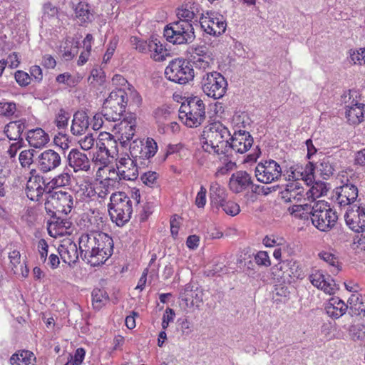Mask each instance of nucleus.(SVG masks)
<instances>
[{"mask_svg":"<svg viewBox=\"0 0 365 365\" xmlns=\"http://www.w3.org/2000/svg\"><path fill=\"white\" fill-rule=\"evenodd\" d=\"M253 143V139L249 132H234L231 138V142H228L225 157H232V151L239 153H245L250 150Z\"/></svg>","mask_w":365,"mask_h":365,"instance_id":"obj_17","label":"nucleus"},{"mask_svg":"<svg viewBox=\"0 0 365 365\" xmlns=\"http://www.w3.org/2000/svg\"><path fill=\"white\" fill-rule=\"evenodd\" d=\"M58 252L63 262L71 265L78 259L76 244L71 240H64L58 247Z\"/></svg>","mask_w":365,"mask_h":365,"instance_id":"obj_25","label":"nucleus"},{"mask_svg":"<svg viewBox=\"0 0 365 365\" xmlns=\"http://www.w3.org/2000/svg\"><path fill=\"white\" fill-rule=\"evenodd\" d=\"M199 22L203 31L213 36L222 34L227 27L224 16L214 11H207L205 14H202Z\"/></svg>","mask_w":365,"mask_h":365,"instance_id":"obj_12","label":"nucleus"},{"mask_svg":"<svg viewBox=\"0 0 365 365\" xmlns=\"http://www.w3.org/2000/svg\"><path fill=\"white\" fill-rule=\"evenodd\" d=\"M70 180L71 178L68 173L60 174L51 181V187H52L53 188L64 187L69 184Z\"/></svg>","mask_w":365,"mask_h":365,"instance_id":"obj_55","label":"nucleus"},{"mask_svg":"<svg viewBox=\"0 0 365 365\" xmlns=\"http://www.w3.org/2000/svg\"><path fill=\"white\" fill-rule=\"evenodd\" d=\"M117 165L118 182L120 180H134L138 176V168L136 161H119Z\"/></svg>","mask_w":365,"mask_h":365,"instance_id":"obj_26","label":"nucleus"},{"mask_svg":"<svg viewBox=\"0 0 365 365\" xmlns=\"http://www.w3.org/2000/svg\"><path fill=\"white\" fill-rule=\"evenodd\" d=\"M128 104V95L124 89L117 88L110 92L103 106L106 122H115L120 119Z\"/></svg>","mask_w":365,"mask_h":365,"instance_id":"obj_5","label":"nucleus"},{"mask_svg":"<svg viewBox=\"0 0 365 365\" xmlns=\"http://www.w3.org/2000/svg\"><path fill=\"white\" fill-rule=\"evenodd\" d=\"M252 185V180L246 171H237L230 178L229 188L234 193H240L246 190Z\"/></svg>","mask_w":365,"mask_h":365,"instance_id":"obj_24","label":"nucleus"},{"mask_svg":"<svg viewBox=\"0 0 365 365\" xmlns=\"http://www.w3.org/2000/svg\"><path fill=\"white\" fill-rule=\"evenodd\" d=\"M136 119L133 117L124 118L112 126L113 135L120 142V148L125 149V143L130 141L135 135Z\"/></svg>","mask_w":365,"mask_h":365,"instance_id":"obj_16","label":"nucleus"},{"mask_svg":"<svg viewBox=\"0 0 365 365\" xmlns=\"http://www.w3.org/2000/svg\"><path fill=\"white\" fill-rule=\"evenodd\" d=\"M92 304L94 309H101L108 301V295L103 289L95 288L92 292Z\"/></svg>","mask_w":365,"mask_h":365,"instance_id":"obj_44","label":"nucleus"},{"mask_svg":"<svg viewBox=\"0 0 365 365\" xmlns=\"http://www.w3.org/2000/svg\"><path fill=\"white\" fill-rule=\"evenodd\" d=\"M262 242L265 247H273L284 245L285 240L282 237L270 235L265 236Z\"/></svg>","mask_w":365,"mask_h":365,"instance_id":"obj_54","label":"nucleus"},{"mask_svg":"<svg viewBox=\"0 0 365 365\" xmlns=\"http://www.w3.org/2000/svg\"><path fill=\"white\" fill-rule=\"evenodd\" d=\"M255 262L260 266L269 267L271 261L269 255L265 251H259L255 256Z\"/></svg>","mask_w":365,"mask_h":365,"instance_id":"obj_60","label":"nucleus"},{"mask_svg":"<svg viewBox=\"0 0 365 365\" xmlns=\"http://www.w3.org/2000/svg\"><path fill=\"white\" fill-rule=\"evenodd\" d=\"M165 76L170 81L184 85L194 78V69L188 61L177 58L166 66Z\"/></svg>","mask_w":365,"mask_h":365,"instance_id":"obj_8","label":"nucleus"},{"mask_svg":"<svg viewBox=\"0 0 365 365\" xmlns=\"http://www.w3.org/2000/svg\"><path fill=\"white\" fill-rule=\"evenodd\" d=\"M319 257L330 266V272L333 274H336L340 271L338 258L334 255L328 252H321L319 253Z\"/></svg>","mask_w":365,"mask_h":365,"instance_id":"obj_45","label":"nucleus"},{"mask_svg":"<svg viewBox=\"0 0 365 365\" xmlns=\"http://www.w3.org/2000/svg\"><path fill=\"white\" fill-rule=\"evenodd\" d=\"M220 207H221L227 215L230 216H235L240 212V205L231 200H226Z\"/></svg>","mask_w":365,"mask_h":365,"instance_id":"obj_53","label":"nucleus"},{"mask_svg":"<svg viewBox=\"0 0 365 365\" xmlns=\"http://www.w3.org/2000/svg\"><path fill=\"white\" fill-rule=\"evenodd\" d=\"M357 97V92L356 91L349 90L341 96L342 101L345 103H348L351 98L352 101L350 105L347 106L346 110V118L347 121L352 125L359 124L364 120V109L365 105L364 103H359L354 97Z\"/></svg>","mask_w":365,"mask_h":365,"instance_id":"obj_13","label":"nucleus"},{"mask_svg":"<svg viewBox=\"0 0 365 365\" xmlns=\"http://www.w3.org/2000/svg\"><path fill=\"white\" fill-rule=\"evenodd\" d=\"M337 215L328 203L323 200L298 204V230L313 225L322 232L330 230L337 220Z\"/></svg>","mask_w":365,"mask_h":365,"instance_id":"obj_1","label":"nucleus"},{"mask_svg":"<svg viewBox=\"0 0 365 365\" xmlns=\"http://www.w3.org/2000/svg\"><path fill=\"white\" fill-rule=\"evenodd\" d=\"M25 128L26 120L19 119L18 120L11 121L4 128V133L9 140H20V141L22 142L23 140L21 138V135Z\"/></svg>","mask_w":365,"mask_h":365,"instance_id":"obj_34","label":"nucleus"},{"mask_svg":"<svg viewBox=\"0 0 365 365\" xmlns=\"http://www.w3.org/2000/svg\"><path fill=\"white\" fill-rule=\"evenodd\" d=\"M95 163V169L97 168L96 176L101 180L108 181L112 184L118 182V169L117 165L106 163V161H92Z\"/></svg>","mask_w":365,"mask_h":365,"instance_id":"obj_21","label":"nucleus"},{"mask_svg":"<svg viewBox=\"0 0 365 365\" xmlns=\"http://www.w3.org/2000/svg\"><path fill=\"white\" fill-rule=\"evenodd\" d=\"M143 143L142 141L134 140L130 144L129 148L130 155L127 154L129 156L127 160H143Z\"/></svg>","mask_w":365,"mask_h":365,"instance_id":"obj_48","label":"nucleus"},{"mask_svg":"<svg viewBox=\"0 0 365 365\" xmlns=\"http://www.w3.org/2000/svg\"><path fill=\"white\" fill-rule=\"evenodd\" d=\"M73 191L79 200H88L95 197L94 182L86 179H80L73 186Z\"/></svg>","mask_w":365,"mask_h":365,"instance_id":"obj_27","label":"nucleus"},{"mask_svg":"<svg viewBox=\"0 0 365 365\" xmlns=\"http://www.w3.org/2000/svg\"><path fill=\"white\" fill-rule=\"evenodd\" d=\"M232 124L233 125L234 132L240 130V132L246 131L245 128L248 124V118L246 114H237L232 118Z\"/></svg>","mask_w":365,"mask_h":365,"instance_id":"obj_51","label":"nucleus"},{"mask_svg":"<svg viewBox=\"0 0 365 365\" xmlns=\"http://www.w3.org/2000/svg\"><path fill=\"white\" fill-rule=\"evenodd\" d=\"M227 194L225 189L217 182L212 183L210 188V197L213 207L219 209L227 200Z\"/></svg>","mask_w":365,"mask_h":365,"instance_id":"obj_35","label":"nucleus"},{"mask_svg":"<svg viewBox=\"0 0 365 365\" xmlns=\"http://www.w3.org/2000/svg\"><path fill=\"white\" fill-rule=\"evenodd\" d=\"M158 175L155 172L149 171L145 173L142 177L141 180L144 184L148 185L150 187H153L155 183L158 179Z\"/></svg>","mask_w":365,"mask_h":365,"instance_id":"obj_63","label":"nucleus"},{"mask_svg":"<svg viewBox=\"0 0 365 365\" xmlns=\"http://www.w3.org/2000/svg\"><path fill=\"white\" fill-rule=\"evenodd\" d=\"M282 200L286 203L292 202L297 198V182H289L284 190L281 192Z\"/></svg>","mask_w":365,"mask_h":365,"instance_id":"obj_47","label":"nucleus"},{"mask_svg":"<svg viewBox=\"0 0 365 365\" xmlns=\"http://www.w3.org/2000/svg\"><path fill=\"white\" fill-rule=\"evenodd\" d=\"M358 217L359 215H356V212L354 211V207L349 209L344 215L346 224L351 230L356 232H360L363 230L361 222L358 220Z\"/></svg>","mask_w":365,"mask_h":365,"instance_id":"obj_43","label":"nucleus"},{"mask_svg":"<svg viewBox=\"0 0 365 365\" xmlns=\"http://www.w3.org/2000/svg\"><path fill=\"white\" fill-rule=\"evenodd\" d=\"M317 169L320 175L324 179H327L332 175L334 171V168L333 165L330 164L329 161H322L317 167Z\"/></svg>","mask_w":365,"mask_h":365,"instance_id":"obj_56","label":"nucleus"},{"mask_svg":"<svg viewBox=\"0 0 365 365\" xmlns=\"http://www.w3.org/2000/svg\"><path fill=\"white\" fill-rule=\"evenodd\" d=\"M191 61L196 69L205 71L211 68L214 58L208 47L198 45L192 48Z\"/></svg>","mask_w":365,"mask_h":365,"instance_id":"obj_18","label":"nucleus"},{"mask_svg":"<svg viewBox=\"0 0 365 365\" xmlns=\"http://www.w3.org/2000/svg\"><path fill=\"white\" fill-rule=\"evenodd\" d=\"M358 176L352 170L342 171L339 175L341 185L336 188V201L340 207L354 203L358 197V188L355 185Z\"/></svg>","mask_w":365,"mask_h":365,"instance_id":"obj_6","label":"nucleus"},{"mask_svg":"<svg viewBox=\"0 0 365 365\" xmlns=\"http://www.w3.org/2000/svg\"><path fill=\"white\" fill-rule=\"evenodd\" d=\"M179 118L189 128H197L206 118L205 104L199 96L187 98L179 109Z\"/></svg>","mask_w":365,"mask_h":365,"instance_id":"obj_3","label":"nucleus"},{"mask_svg":"<svg viewBox=\"0 0 365 365\" xmlns=\"http://www.w3.org/2000/svg\"><path fill=\"white\" fill-rule=\"evenodd\" d=\"M115 184L108 182V181L100 180L94 182L95 197L104 198L114 188Z\"/></svg>","mask_w":365,"mask_h":365,"instance_id":"obj_46","label":"nucleus"},{"mask_svg":"<svg viewBox=\"0 0 365 365\" xmlns=\"http://www.w3.org/2000/svg\"><path fill=\"white\" fill-rule=\"evenodd\" d=\"M282 169L277 161H262L255 168V176L258 181L270 183L281 176Z\"/></svg>","mask_w":365,"mask_h":365,"instance_id":"obj_15","label":"nucleus"},{"mask_svg":"<svg viewBox=\"0 0 365 365\" xmlns=\"http://www.w3.org/2000/svg\"><path fill=\"white\" fill-rule=\"evenodd\" d=\"M227 82L225 78L219 72L206 73L201 80V88L203 93L213 99H220L226 93Z\"/></svg>","mask_w":365,"mask_h":365,"instance_id":"obj_9","label":"nucleus"},{"mask_svg":"<svg viewBox=\"0 0 365 365\" xmlns=\"http://www.w3.org/2000/svg\"><path fill=\"white\" fill-rule=\"evenodd\" d=\"M69 118V113L66 112L64 110L61 109L58 113L55 120L56 126L59 129L66 128L68 125Z\"/></svg>","mask_w":365,"mask_h":365,"instance_id":"obj_59","label":"nucleus"},{"mask_svg":"<svg viewBox=\"0 0 365 365\" xmlns=\"http://www.w3.org/2000/svg\"><path fill=\"white\" fill-rule=\"evenodd\" d=\"M16 110V104L11 102H0V115L11 116Z\"/></svg>","mask_w":365,"mask_h":365,"instance_id":"obj_58","label":"nucleus"},{"mask_svg":"<svg viewBox=\"0 0 365 365\" xmlns=\"http://www.w3.org/2000/svg\"><path fill=\"white\" fill-rule=\"evenodd\" d=\"M11 365H36V357L29 350H19L11 355L9 359Z\"/></svg>","mask_w":365,"mask_h":365,"instance_id":"obj_31","label":"nucleus"},{"mask_svg":"<svg viewBox=\"0 0 365 365\" xmlns=\"http://www.w3.org/2000/svg\"><path fill=\"white\" fill-rule=\"evenodd\" d=\"M148 47L150 52V57L155 61H163L168 55L166 48L156 38L150 40L148 43Z\"/></svg>","mask_w":365,"mask_h":365,"instance_id":"obj_38","label":"nucleus"},{"mask_svg":"<svg viewBox=\"0 0 365 365\" xmlns=\"http://www.w3.org/2000/svg\"><path fill=\"white\" fill-rule=\"evenodd\" d=\"M98 232L82 233L78 238L79 250L83 259L92 267H96V242Z\"/></svg>","mask_w":365,"mask_h":365,"instance_id":"obj_14","label":"nucleus"},{"mask_svg":"<svg viewBox=\"0 0 365 365\" xmlns=\"http://www.w3.org/2000/svg\"><path fill=\"white\" fill-rule=\"evenodd\" d=\"M200 15L199 4L194 2H188L182 5L177 10V16L178 22L185 24H191L197 21Z\"/></svg>","mask_w":365,"mask_h":365,"instance_id":"obj_20","label":"nucleus"},{"mask_svg":"<svg viewBox=\"0 0 365 365\" xmlns=\"http://www.w3.org/2000/svg\"><path fill=\"white\" fill-rule=\"evenodd\" d=\"M143 160H149L153 158L158 151V145L154 139L148 138L145 143H143Z\"/></svg>","mask_w":365,"mask_h":365,"instance_id":"obj_50","label":"nucleus"},{"mask_svg":"<svg viewBox=\"0 0 365 365\" xmlns=\"http://www.w3.org/2000/svg\"><path fill=\"white\" fill-rule=\"evenodd\" d=\"M16 83L21 87H26L31 83V76L24 71L18 70L14 73Z\"/></svg>","mask_w":365,"mask_h":365,"instance_id":"obj_57","label":"nucleus"},{"mask_svg":"<svg viewBox=\"0 0 365 365\" xmlns=\"http://www.w3.org/2000/svg\"><path fill=\"white\" fill-rule=\"evenodd\" d=\"M364 53H365V48H361L360 51H353V53L350 54L351 60L355 64H365V55H364Z\"/></svg>","mask_w":365,"mask_h":365,"instance_id":"obj_64","label":"nucleus"},{"mask_svg":"<svg viewBox=\"0 0 365 365\" xmlns=\"http://www.w3.org/2000/svg\"><path fill=\"white\" fill-rule=\"evenodd\" d=\"M348 308L339 298H331L325 307L327 314L332 318L339 319L346 313Z\"/></svg>","mask_w":365,"mask_h":365,"instance_id":"obj_37","label":"nucleus"},{"mask_svg":"<svg viewBox=\"0 0 365 365\" xmlns=\"http://www.w3.org/2000/svg\"><path fill=\"white\" fill-rule=\"evenodd\" d=\"M164 36L173 44L188 43L195 38L194 28L191 24L175 21L165 26Z\"/></svg>","mask_w":365,"mask_h":365,"instance_id":"obj_11","label":"nucleus"},{"mask_svg":"<svg viewBox=\"0 0 365 365\" xmlns=\"http://www.w3.org/2000/svg\"><path fill=\"white\" fill-rule=\"evenodd\" d=\"M31 80L33 78L35 82L41 83L43 80V71L41 68L38 65H34L29 68Z\"/></svg>","mask_w":365,"mask_h":365,"instance_id":"obj_62","label":"nucleus"},{"mask_svg":"<svg viewBox=\"0 0 365 365\" xmlns=\"http://www.w3.org/2000/svg\"><path fill=\"white\" fill-rule=\"evenodd\" d=\"M108 212L110 218L118 226H123L131 218L133 202L124 192L113 193L110 196Z\"/></svg>","mask_w":365,"mask_h":365,"instance_id":"obj_4","label":"nucleus"},{"mask_svg":"<svg viewBox=\"0 0 365 365\" xmlns=\"http://www.w3.org/2000/svg\"><path fill=\"white\" fill-rule=\"evenodd\" d=\"M26 140L31 146L37 148L45 145L48 142L49 137L43 129L37 128L28 131Z\"/></svg>","mask_w":365,"mask_h":365,"instance_id":"obj_32","label":"nucleus"},{"mask_svg":"<svg viewBox=\"0 0 365 365\" xmlns=\"http://www.w3.org/2000/svg\"><path fill=\"white\" fill-rule=\"evenodd\" d=\"M365 297H363L361 294L354 292L349 297L348 303L350 309L354 310L355 314L359 315L365 316V302L364 299Z\"/></svg>","mask_w":365,"mask_h":365,"instance_id":"obj_40","label":"nucleus"},{"mask_svg":"<svg viewBox=\"0 0 365 365\" xmlns=\"http://www.w3.org/2000/svg\"><path fill=\"white\" fill-rule=\"evenodd\" d=\"M230 133L229 130L221 123L214 122L206 128L202 135V148L204 152L215 155L225 157L228 138Z\"/></svg>","mask_w":365,"mask_h":365,"instance_id":"obj_2","label":"nucleus"},{"mask_svg":"<svg viewBox=\"0 0 365 365\" xmlns=\"http://www.w3.org/2000/svg\"><path fill=\"white\" fill-rule=\"evenodd\" d=\"M34 171L33 168L31 170L32 176L27 181L26 193L31 200L38 201L44 192V182L41 177L33 173Z\"/></svg>","mask_w":365,"mask_h":365,"instance_id":"obj_23","label":"nucleus"},{"mask_svg":"<svg viewBox=\"0 0 365 365\" xmlns=\"http://www.w3.org/2000/svg\"><path fill=\"white\" fill-rule=\"evenodd\" d=\"M85 222L84 226L86 227L88 232H103L101 231L103 229L105 225L104 218L99 213L93 212L91 215H88L83 219Z\"/></svg>","mask_w":365,"mask_h":365,"instance_id":"obj_36","label":"nucleus"},{"mask_svg":"<svg viewBox=\"0 0 365 365\" xmlns=\"http://www.w3.org/2000/svg\"><path fill=\"white\" fill-rule=\"evenodd\" d=\"M53 218L56 220L55 221H51L48 223V231L49 235L56 238L68 234V230L71 228V222L67 220H60V215H57Z\"/></svg>","mask_w":365,"mask_h":365,"instance_id":"obj_29","label":"nucleus"},{"mask_svg":"<svg viewBox=\"0 0 365 365\" xmlns=\"http://www.w3.org/2000/svg\"><path fill=\"white\" fill-rule=\"evenodd\" d=\"M328 187L324 182H315L307 191V198H311L312 202H314L316 198L326 195Z\"/></svg>","mask_w":365,"mask_h":365,"instance_id":"obj_42","label":"nucleus"},{"mask_svg":"<svg viewBox=\"0 0 365 365\" xmlns=\"http://www.w3.org/2000/svg\"><path fill=\"white\" fill-rule=\"evenodd\" d=\"M181 217L178 215H174L170 218V232L174 238L177 237L178 235L179 229L181 225Z\"/></svg>","mask_w":365,"mask_h":365,"instance_id":"obj_61","label":"nucleus"},{"mask_svg":"<svg viewBox=\"0 0 365 365\" xmlns=\"http://www.w3.org/2000/svg\"><path fill=\"white\" fill-rule=\"evenodd\" d=\"M89 125L88 116L83 111H77L73 115L71 130L75 135H81L86 133Z\"/></svg>","mask_w":365,"mask_h":365,"instance_id":"obj_30","label":"nucleus"},{"mask_svg":"<svg viewBox=\"0 0 365 365\" xmlns=\"http://www.w3.org/2000/svg\"><path fill=\"white\" fill-rule=\"evenodd\" d=\"M75 17L81 26L91 22L93 14L89 4L86 2H79L75 8Z\"/></svg>","mask_w":365,"mask_h":365,"instance_id":"obj_39","label":"nucleus"},{"mask_svg":"<svg viewBox=\"0 0 365 365\" xmlns=\"http://www.w3.org/2000/svg\"><path fill=\"white\" fill-rule=\"evenodd\" d=\"M190 155V150L181 143L166 145L164 149L163 157L165 159H182L187 158Z\"/></svg>","mask_w":365,"mask_h":365,"instance_id":"obj_33","label":"nucleus"},{"mask_svg":"<svg viewBox=\"0 0 365 365\" xmlns=\"http://www.w3.org/2000/svg\"><path fill=\"white\" fill-rule=\"evenodd\" d=\"M349 334L354 341L365 340V327L362 324L353 325L349 329Z\"/></svg>","mask_w":365,"mask_h":365,"instance_id":"obj_52","label":"nucleus"},{"mask_svg":"<svg viewBox=\"0 0 365 365\" xmlns=\"http://www.w3.org/2000/svg\"><path fill=\"white\" fill-rule=\"evenodd\" d=\"M173 115H175V113L167 106L158 108L154 111V117L156 123L158 124V128L165 126L172 119Z\"/></svg>","mask_w":365,"mask_h":365,"instance_id":"obj_41","label":"nucleus"},{"mask_svg":"<svg viewBox=\"0 0 365 365\" xmlns=\"http://www.w3.org/2000/svg\"><path fill=\"white\" fill-rule=\"evenodd\" d=\"M96 242V267L103 264L112 255L113 252V240L105 232H98Z\"/></svg>","mask_w":365,"mask_h":365,"instance_id":"obj_19","label":"nucleus"},{"mask_svg":"<svg viewBox=\"0 0 365 365\" xmlns=\"http://www.w3.org/2000/svg\"><path fill=\"white\" fill-rule=\"evenodd\" d=\"M311 283L326 294H333L338 287L329 276H325L321 271L317 270L309 276Z\"/></svg>","mask_w":365,"mask_h":365,"instance_id":"obj_22","label":"nucleus"},{"mask_svg":"<svg viewBox=\"0 0 365 365\" xmlns=\"http://www.w3.org/2000/svg\"><path fill=\"white\" fill-rule=\"evenodd\" d=\"M73 205V197L66 192H55L45 202V210L51 217L71 212Z\"/></svg>","mask_w":365,"mask_h":365,"instance_id":"obj_10","label":"nucleus"},{"mask_svg":"<svg viewBox=\"0 0 365 365\" xmlns=\"http://www.w3.org/2000/svg\"><path fill=\"white\" fill-rule=\"evenodd\" d=\"M21 258L20 252L17 250H11L9 253L10 266L14 274L21 276L23 278H26L29 275V269L26 262L21 263Z\"/></svg>","mask_w":365,"mask_h":365,"instance_id":"obj_28","label":"nucleus"},{"mask_svg":"<svg viewBox=\"0 0 365 365\" xmlns=\"http://www.w3.org/2000/svg\"><path fill=\"white\" fill-rule=\"evenodd\" d=\"M97 153L92 160H106L110 158L115 160H127V153H120L118 143L113 135L107 130L101 131L97 141Z\"/></svg>","mask_w":365,"mask_h":365,"instance_id":"obj_7","label":"nucleus"},{"mask_svg":"<svg viewBox=\"0 0 365 365\" xmlns=\"http://www.w3.org/2000/svg\"><path fill=\"white\" fill-rule=\"evenodd\" d=\"M68 166L73 169L74 173L85 171L93 173L95 170V163L91 167V161H68Z\"/></svg>","mask_w":365,"mask_h":365,"instance_id":"obj_49","label":"nucleus"}]
</instances>
